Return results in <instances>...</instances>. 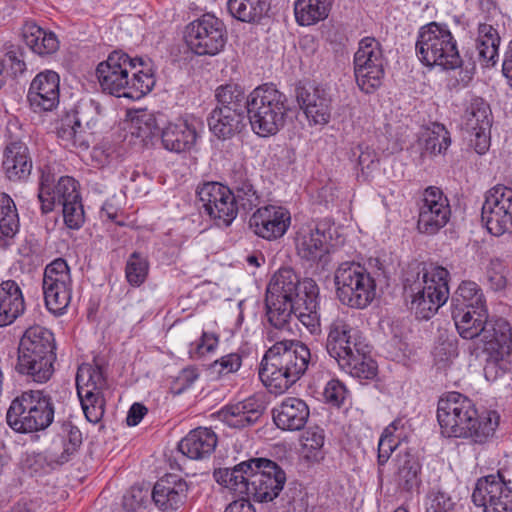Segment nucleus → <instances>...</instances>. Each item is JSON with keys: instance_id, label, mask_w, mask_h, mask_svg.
<instances>
[{"instance_id": "f257e3e1", "label": "nucleus", "mask_w": 512, "mask_h": 512, "mask_svg": "<svg viewBox=\"0 0 512 512\" xmlns=\"http://www.w3.org/2000/svg\"><path fill=\"white\" fill-rule=\"evenodd\" d=\"M437 420L443 436L484 444L494 435L499 415L491 410L479 413L471 399L453 391L439 398Z\"/></svg>"}, {"instance_id": "f03ea898", "label": "nucleus", "mask_w": 512, "mask_h": 512, "mask_svg": "<svg viewBox=\"0 0 512 512\" xmlns=\"http://www.w3.org/2000/svg\"><path fill=\"white\" fill-rule=\"evenodd\" d=\"M96 74L102 90L116 97L140 99L155 85L148 62L121 50L111 52L106 61L99 63Z\"/></svg>"}, {"instance_id": "7ed1b4c3", "label": "nucleus", "mask_w": 512, "mask_h": 512, "mask_svg": "<svg viewBox=\"0 0 512 512\" xmlns=\"http://www.w3.org/2000/svg\"><path fill=\"white\" fill-rule=\"evenodd\" d=\"M416 52L426 66H440L445 70L462 68L470 80L475 73L474 61L463 60L459 54L457 41L446 24L430 22L419 30Z\"/></svg>"}, {"instance_id": "20e7f679", "label": "nucleus", "mask_w": 512, "mask_h": 512, "mask_svg": "<svg viewBox=\"0 0 512 512\" xmlns=\"http://www.w3.org/2000/svg\"><path fill=\"white\" fill-rule=\"evenodd\" d=\"M247 117L260 137L276 135L286 124L288 100L274 84H263L249 94Z\"/></svg>"}, {"instance_id": "39448f33", "label": "nucleus", "mask_w": 512, "mask_h": 512, "mask_svg": "<svg viewBox=\"0 0 512 512\" xmlns=\"http://www.w3.org/2000/svg\"><path fill=\"white\" fill-rule=\"evenodd\" d=\"M304 279L290 267L280 268L271 278L265 304L267 317L272 326L282 329L291 318L298 298L304 299Z\"/></svg>"}, {"instance_id": "423d86ee", "label": "nucleus", "mask_w": 512, "mask_h": 512, "mask_svg": "<svg viewBox=\"0 0 512 512\" xmlns=\"http://www.w3.org/2000/svg\"><path fill=\"white\" fill-rule=\"evenodd\" d=\"M107 354H95L92 363H82L76 373V389L86 419L98 423L104 415L103 389L107 384Z\"/></svg>"}, {"instance_id": "0eeeda50", "label": "nucleus", "mask_w": 512, "mask_h": 512, "mask_svg": "<svg viewBox=\"0 0 512 512\" xmlns=\"http://www.w3.org/2000/svg\"><path fill=\"white\" fill-rule=\"evenodd\" d=\"M263 354L259 377L271 393L282 394L315 366L317 354Z\"/></svg>"}, {"instance_id": "6e6552de", "label": "nucleus", "mask_w": 512, "mask_h": 512, "mask_svg": "<svg viewBox=\"0 0 512 512\" xmlns=\"http://www.w3.org/2000/svg\"><path fill=\"white\" fill-rule=\"evenodd\" d=\"M138 136L143 140L160 135L164 149L174 153L190 151L199 137L198 127L202 124L196 120L178 119L160 129L153 114H143L136 119Z\"/></svg>"}, {"instance_id": "1a4fd4ad", "label": "nucleus", "mask_w": 512, "mask_h": 512, "mask_svg": "<svg viewBox=\"0 0 512 512\" xmlns=\"http://www.w3.org/2000/svg\"><path fill=\"white\" fill-rule=\"evenodd\" d=\"M336 295L339 301L350 308L364 309L374 300L376 283L360 264L344 262L334 273Z\"/></svg>"}, {"instance_id": "9d476101", "label": "nucleus", "mask_w": 512, "mask_h": 512, "mask_svg": "<svg viewBox=\"0 0 512 512\" xmlns=\"http://www.w3.org/2000/svg\"><path fill=\"white\" fill-rule=\"evenodd\" d=\"M104 118V108L102 105L90 99L81 103L73 114L66 115L61 120V125L57 130L58 138L65 147H74L88 149L90 146L89 137L83 130V124L86 128L95 129Z\"/></svg>"}, {"instance_id": "9b49d317", "label": "nucleus", "mask_w": 512, "mask_h": 512, "mask_svg": "<svg viewBox=\"0 0 512 512\" xmlns=\"http://www.w3.org/2000/svg\"><path fill=\"white\" fill-rule=\"evenodd\" d=\"M385 58L382 46L374 37L360 40L354 54V76L359 89L371 94L381 85L385 76Z\"/></svg>"}, {"instance_id": "f8f14e48", "label": "nucleus", "mask_w": 512, "mask_h": 512, "mask_svg": "<svg viewBox=\"0 0 512 512\" xmlns=\"http://www.w3.org/2000/svg\"><path fill=\"white\" fill-rule=\"evenodd\" d=\"M334 222L330 218L318 220L313 226L300 228L295 237L297 255L311 264H320L324 269L330 262L329 241Z\"/></svg>"}, {"instance_id": "ddd939ff", "label": "nucleus", "mask_w": 512, "mask_h": 512, "mask_svg": "<svg viewBox=\"0 0 512 512\" xmlns=\"http://www.w3.org/2000/svg\"><path fill=\"white\" fill-rule=\"evenodd\" d=\"M185 39L195 54L214 56L226 44V28L220 19L207 13L187 26Z\"/></svg>"}, {"instance_id": "4468645a", "label": "nucleus", "mask_w": 512, "mask_h": 512, "mask_svg": "<svg viewBox=\"0 0 512 512\" xmlns=\"http://www.w3.org/2000/svg\"><path fill=\"white\" fill-rule=\"evenodd\" d=\"M200 209L219 227H228L238 214L235 197L227 185L204 182L197 187Z\"/></svg>"}, {"instance_id": "2eb2a0df", "label": "nucleus", "mask_w": 512, "mask_h": 512, "mask_svg": "<svg viewBox=\"0 0 512 512\" xmlns=\"http://www.w3.org/2000/svg\"><path fill=\"white\" fill-rule=\"evenodd\" d=\"M481 219L489 233H512V188L498 184L485 194Z\"/></svg>"}, {"instance_id": "dca6fc26", "label": "nucleus", "mask_w": 512, "mask_h": 512, "mask_svg": "<svg viewBox=\"0 0 512 512\" xmlns=\"http://www.w3.org/2000/svg\"><path fill=\"white\" fill-rule=\"evenodd\" d=\"M450 217V202L442 189L436 186L425 188L418 202V230L428 235L436 234Z\"/></svg>"}, {"instance_id": "f3484780", "label": "nucleus", "mask_w": 512, "mask_h": 512, "mask_svg": "<svg viewBox=\"0 0 512 512\" xmlns=\"http://www.w3.org/2000/svg\"><path fill=\"white\" fill-rule=\"evenodd\" d=\"M250 478V499L269 502L277 498L286 483V473L276 462L267 458H254Z\"/></svg>"}, {"instance_id": "a211bd4d", "label": "nucleus", "mask_w": 512, "mask_h": 512, "mask_svg": "<svg viewBox=\"0 0 512 512\" xmlns=\"http://www.w3.org/2000/svg\"><path fill=\"white\" fill-rule=\"evenodd\" d=\"M296 100L308 121L314 125H325L330 121L332 97L323 85L299 84L295 89Z\"/></svg>"}, {"instance_id": "6ab92c4d", "label": "nucleus", "mask_w": 512, "mask_h": 512, "mask_svg": "<svg viewBox=\"0 0 512 512\" xmlns=\"http://www.w3.org/2000/svg\"><path fill=\"white\" fill-rule=\"evenodd\" d=\"M391 481L400 494L412 495L422 484V462L418 452L411 448L399 450L392 459Z\"/></svg>"}, {"instance_id": "aec40b11", "label": "nucleus", "mask_w": 512, "mask_h": 512, "mask_svg": "<svg viewBox=\"0 0 512 512\" xmlns=\"http://www.w3.org/2000/svg\"><path fill=\"white\" fill-rule=\"evenodd\" d=\"M290 224V212L282 206L275 205L258 208L249 219V227L253 233L268 241L284 236Z\"/></svg>"}, {"instance_id": "412c9836", "label": "nucleus", "mask_w": 512, "mask_h": 512, "mask_svg": "<svg viewBox=\"0 0 512 512\" xmlns=\"http://www.w3.org/2000/svg\"><path fill=\"white\" fill-rule=\"evenodd\" d=\"M189 484L176 474H166L159 478L153 486L151 498L161 512H176L184 507Z\"/></svg>"}, {"instance_id": "4be33fe9", "label": "nucleus", "mask_w": 512, "mask_h": 512, "mask_svg": "<svg viewBox=\"0 0 512 512\" xmlns=\"http://www.w3.org/2000/svg\"><path fill=\"white\" fill-rule=\"evenodd\" d=\"M59 75L52 70L38 73L32 80L27 99L36 113L52 111L59 104Z\"/></svg>"}, {"instance_id": "5701e85b", "label": "nucleus", "mask_w": 512, "mask_h": 512, "mask_svg": "<svg viewBox=\"0 0 512 512\" xmlns=\"http://www.w3.org/2000/svg\"><path fill=\"white\" fill-rule=\"evenodd\" d=\"M252 176L242 163H234L228 175V187L235 197V204L246 212L258 207L261 202L260 193L255 187Z\"/></svg>"}, {"instance_id": "b1692460", "label": "nucleus", "mask_w": 512, "mask_h": 512, "mask_svg": "<svg viewBox=\"0 0 512 512\" xmlns=\"http://www.w3.org/2000/svg\"><path fill=\"white\" fill-rule=\"evenodd\" d=\"M33 161L27 144L21 140L10 141L3 151L2 169L13 182L26 181L32 171Z\"/></svg>"}, {"instance_id": "393cba45", "label": "nucleus", "mask_w": 512, "mask_h": 512, "mask_svg": "<svg viewBox=\"0 0 512 512\" xmlns=\"http://www.w3.org/2000/svg\"><path fill=\"white\" fill-rule=\"evenodd\" d=\"M309 416V406L304 400L297 397H287L272 409L273 422L283 431L303 429Z\"/></svg>"}, {"instance_id": "a878e982", "label": "nucleus", "mask_w": 512, "mask_h": 512, "mask_svg": "<svg viewBox=\"0 0 512 512\" xmlns=\"http://www.w3.org/2000/svg\"><path fill=\"white\" fill-rule=\"evenodd\" d=\"M254 458L242 461L230 468H218L213 472L215 481L241 498L250 500V478Z\"/></svg>"}, {"instance_id": "bb28decb", "label": "nucleus", "mask_w": 512, "mask_h": 512, "mask_svg": "<svg viewBox=\"0 0 512 512\" xmlns=\"http://www.w3.org/2000/svg\"><path fill=\"white\" fill-rule=\"evenodd\" d=\"M487 481L477 480L471 496L474 505L483 512H512V492Z\"/></svg>"}, {"instance_id": "cd10ccee", "label": "nucleus", "mask_w": 512, "mask_h": 512, "mask_svg": "<svg viewBox=\"0 0 512 512\" xmlns=\"http://www.w3.org/2000/svg\"><path fill=\"white\" fill-rule=\"evenodd\" d=\"M304 299L298 298L293 312L298 320L310 331L315 334L320 331V300L319 287L312 278H304Z\"/></svg>"}, {"instance_id": "c85d7f7f", "label": "nucleus", "mask_w": 512, "mask_h": 512, "mask_svg": "<svg viewBox=\"0 0 512 512\" xmlns=\"http://www.w3.org/2000/svg\"><path fill=\"white\" fill-rule=\"evenodd\" d=\"M218 438L215 432L206 427L191 430L178 444V450L192 460H200L210 456Z\"/></svg>"}, {"instance_id": "c756f323", "label": "nucleus", "mask_w": 512, "mask_h": 512, "mask_svg": "<svg viewBox=\"0 0 512 512\" xmlns=\"http://www.w3.org/2000/svg\"><path fill=\"white\" fill-rule=\"evenodd\" d=\"M25 311L22 289L15 280L0 283V327L12 324Z\"/></svg>"}, {"instance_id": "7c9ffc66", "label": "nucleus", "mask_w": 512, "mask_h": 512, "mask_svg": "<svg viewBox=\"0 0 512 512\" xmlns=\"http://www.w3.org/2000/svg\"><path fill=\"white\" fill-rule=\"evenodd\" d=\"M16 371L36 383L47 382L54 373L56 354H17Z\"/></svg>"}, {"instance_id": "2f4dec72", "label": "nucleus", "mask_w": 512, "mask_h": 512, "mask_svg": "<svg viewBox=\"0 0 512 512\" xmlns=\"http://www.w3.org/2000/svg\"><path fill=\"white\" fill-rule=\"evenodd\" d=\"M404 289L411 297L410 309L415 313L417 319H430L447 302L444 290L440 289L435 295L422 292L419 285H410V278L405 279Z\"/></svg>"}, {"instance_id": "473e14b6", "label": "nucleus", "mask_w": 512, "mask_h": 512, "mask_svg": "<svg viewBox=\"0 0 512 512\" xmlns=\"http://www.w3.org/2000/svg\"><path fill=\"white\" fill-rule=\"evenodd\" d=\"M479 337L482 352H512V327L503 318L489 321Z\"/></svg>"}, {"instance_id": "72a5a7b5", "label": "nucleus", "mask_w": 512, "mask_h": 512, "mask_svg": "<svg viewBox=\"0 0 512 512\" xmlns=\"http://www.w3.org/2000/svg\"><path fill=\"white\" fill-rule=\"evenodd\" d=\"M451 314L459 335L464 339L479 337L489 322L487 308H451Z\"/></svg>"}, {"instance_id": "f704fd0d", "label": "nucleus", "mask_w": 512, "mask_h": 512, "mask_svg": "<svg viewBox=\"0 0 512 512\" xmlns=\"http://www.w3.org/2000/svg\"><path fill=\"white\" fill-rule=\"evenodd\" d=\"M26 392L31 414L27 422L32 423V432L46 429L54 419V405L51 397L41 390Z\"/></svg>"}, {"instance_id": "c9c22d12", "label": "nucleus", "mask_w": 512, "mask_h": 512, "mask_svg": "<svg viewBox=\"0 0 512 512\" xmlns=\"http://www.w3.org/2000/svg\"><path fill=\"white\" fill-rule=\"evenodd\" d=\"M227 9L230 15L245 23L259 24L269 17L270 0H228Z\"/></svg>"}, {"instance_id": "e433bc0d", "label": "nucleus", "mask_w": 512, "mask_h": 512, "mask_svg": "<svg viewBox=\"0 0 512 512\" xmlns=\"http://www.w3.org/2000/svg\"><path fill=\"white\" fill-rule=\"evenodd\" d=\"M245 115L214 108L207 121L210 131L219 139H229L243 128Z\"/></svg>"}, {"instance_id": "4c0bfd02", "label": "nucleus", "mask_w": 512, "mask_h": 512, "mask_svg": "<svg viewBox=\"0 0 512 512\" xmlns=\"http://www.w3.org/2000/svg\"><path fill=\"white\" fill-rule=\"evenodd\" d=\"M335 359L354 378L371 380L378 374V364L370 354H336Z\"/></svg>"}, {"instance_id": "58836bf2", "label": "nucleus", "mask_w": 512, "mask_h": 512, "mask_svg": "<svg viewBox=\"0 0 512 512\" xmlns=\"http://www.w3.org/2000/svg\"><path fill=\"white\" fill-rule=\"evenodd\" d=\"M26 45L36 54L51 55L59 49V40L55 33L46 31L35 23H26L23 27Z\"/></svg>"}, {"instance_id": "ea45409f", "label": "nucleus", "mask_w": 512, "mask_h": 512, "mask_svg": "<svg viewBox=\"0 0 512 512\" xmlns=\"http://www.w3.org/2000/svg\"><path fill=\"white\" fill-rule=\"evenodd\" d=\"M333 0H296L294 15L300 26H310L328 18Z\"/></svg>"}, {"instance_id": "a19ab883", "label": "nucleus", "mask_w": 512, "mask_h": 512, "mask_svg": "<svg viewBox=\"0 0 512 512\" xmlns=\"http://www.w3.org/2000/svg\"><path fill=\"white\" fill-rule=\"evenodd\" d=\"M66 435L54 441L50 448V460L56 464L67 463L82 444V433L78 427L68 424L64 426Z\"/></svg>"}, {"instance_id": "79ce46f5", "label": "nucleus", "mask_w": 512, "mask_h": 512, "mask_svg": "<svg viewBox=\"0 0 512 512\" xmlns=\"http://www.w3.org/2000/svg\"><path fill=\"white\" fill-rule=\"evenodd\" d=\"M417 274V280L410 281V285H419L422 292L435 295L441 290H444L447 299L449 298L448 278L449 272L446 268L430 263L422 269V277Z\"/></svg>"}, {"instance_id": "37998d69", "label": "nucleus", "mask_w": 512, "mask_h": 512, "mask_svg": "<svg viewBox=\"0 0 512 512\" xmlns=\"http://www.w3.org/2000/svg\"><path fill=\"white\" fill-rule=\"evenodd\" d=\"M56 342L54 334L41 326L28 328L23 334L18 352H54Z\"/></svg>"}, {"instance_id": "c03bdc74", "label": "nucleus", "mask_w": 512, "mask_h": 512, "mask_svg": "<svg viewBox=\"0 0 512 512\" xmlns=\"http://www.w3.org/2000/svg\"><path fill=\"white\" fill-rule=\"evenodd\" d=\"M215 97L218 102L216 108L222 110L229 109L230 112L246 115L249 95H245L240 85L234 83L221 85L216 89Z\"/></svg>"}, {"instance_id": "a18cd8bd", "label": "nucleus", "mask_w": 512, "mask_h": 512, "mask_svg": "<svg viewBox=\"0 0 512 512\" xmlns=\"http://www.w3.org/2000/svg\"><path fill=\"white\" fill-rule=\"evenodd\" d=\"M79 198L81 196L78 191V182L72 177L62 176L53 187L49 197L42 201L41 211L43 214H47L53 210L56 202L63 205Z\"/></svg>"}, {"instance_id": "49530a36", "label": "nucleus", "mask_w": 512, "mask_h": 512, "mask_svg": "<svg viewBox=\"0 0 512 512\" xmlns=\"http://www.w3.org/2000/svg\"><path fill=\"white\" fill-rule=\"evenodd\" d=\"M464 129L474 132L477 129H491L492 118L489 104L481 97L471 100L464 113Z\"/></svg>"}, {"instance_id": "de8ad7c7", "label": "nucleus", "mask_w": 512, "mask_h": 512, "mask_svg": "<svg viewBox=\"0 0 512 512\" xmlns=\"http://www.w3.org/2000/svg\"><path fill=\"white\" fill-rule=\"evenodd\" d=\"M500 41L498 31L492 25L487 23L479 24L477 50L479 57L487 65H494L496 63Z\"/></svg>"}, {"instance_id": "09e8293b", "label": "nucleus", "mask_w": 512, "mask_h": 512, "mask_svg": "<svg viewBox=\"0 0 512 512\" xmlns=\"http://www.w3.org/2000/svg\"><path fill=\"white\" fill-rule=\"evenodd\" d=\"M27 392H23L12 400L7 413L6 421L8 426L17 433H32V423L29 420V403Z\"/></svg>"}, {"instance_id": "8fccbe9b", "label": "nucleus", "mask_w": 512, "mask_h": 512, "mask_svg": "<svg viewBox=\"0 0 512 512\" xmlns=\"http://www.w3.org/2000/svg\"><path fill=\"white\" fill-rule=\"evenodd\" d=\"M19 215L14 200L0 193V240H10L19 232Z\"/></svg>"}, {"instance_id": "3c124183", "label": "nucleus", "mask_w": 512, "mask_h": 512, "mask_svg": "<svg viewBox=\"0 0 512 512\" xmlns=\"http://www.w3.org/2000/svg\"><path fill=\"white\" fill-rule=\"evenodd\" d=\"M451 308H487L478 284L473 281H462L452 296Z\"/></svg>"}, {"instance_id": "603ef678", "label": "nucleus", "mask_w": 512, "mask_h": 512, "mask_svg": "<svg viewBox=\"0 0 512 512\" xmlns=\"http://www.w3.org/2000/svg\"><path fill=\"white\" fill-rule=\"evenodd\" d=\"M423 149L431 155L444 153L451 144L450 133L441 123H432L423 133Z\"/></svg>"}, {"instance_id": "864d4df0", "label": "nucleus", "mask_w": 512, "mask_h": 512, "mask_svg": "<svg viewBox=\"0 0 512 512\" xmlns=\"http://www.w3.org/2000/svg\"><path fill=\"white\" fill-rule=\"evenodd\" d=\"M357 341L359 339L358 330L352 328L343 320H336L330 325L327 337V352H342L347 339Z\"/></svg>"}, {"instance_id": "5fc2aeb1", "label": "nucleus", "mask_w": 512, "mask_h": 512, "mask_svg": "<svg viewBox=\"0 0 512 512\" xmlns=\"http://www.w3.org/2000/svg\"><path fill=\"white\" fill-rule=\"evenodd\" d=\"M43 293L47 309L54 315H62L71 301L72 287L43 286Z\"/></svg>"}, {"instance_id": "6e6d98bb", "label": "nucleus", "mask_w": 512, "mask_h": 512, "mask_svg": "<svg viewBox=\"0 0 512 512\" xmlns=\"http://www.w3.org/2000/svg\"><path fill=\"white\" fill-rule=\"evenodd\" d=\"M72 286L70 268L63 258H57L49 263L44 270L43 286Z\"/></svg>"}, {"instance_id": "4d7b16f0", "label": "nucleus", "mask_w": 512, "mask_h": 512, "mask_svg": "<svg viewBox=\"0 0 512 512\" xmlns=\"http://www.w3.org/2000/svg\"><path fill=\"white\" fill-rule=\"evenodd\" d=\"M148 270L149 263L147 258L140 252L135 251L129 256L126 262V279L130 285L138 287L146 280Z\"/></svg>"}, {"instance_id": "13d9d810", "label": "nucleus", "mask_w": 512, "mask_h": 512, "mask_svg": "<svg viewBox=\"0 0 512 512\" xmlns=\"http://www.w3.org/2000/svg\"><path fill=\"white\" fill-rule=\"evenodd\" d=\"M484 376L488 381H495L512 371V354H487L484 364Z\"/></svg>"}, {"instance_id": "bf43d9fd", "label": "nucleus", "mask_w": 512, "mask_h": 512, "mask_svg": "<svg viewBox=\"0 0 512 512\" xmlns=\"http://www.w3.org/2000/svg\"><path fill=\"white\" fill-rule=\"evenodd\" d=\"M218 418L231 428H246L252 426L251 420L238 403L227 404L217 412Z\"/></svg>"}, {"instance_id": "052dcab7", "label": "nucleus", "mask_w": 512, "mask_h": 512, "mask_svg": "<svg viewBox=\"0 0 512 512\" xmlns=\"http://www.w3.org/2000/svg\"><path fill=\"white\" fill-rule=\"evenodd\" d=\"M352 155L357 157V164L365 179L370 176L379 164L376 151L363 143L358 144L352 149Z\"/></svg>"}, {"instance_id": "680f3d73", "label": "nucleus", "mask_w": 512, "mask_h": 512, "mask_svg": "<svg viewBox=\"0 0 512 512\" xmlns=\"http://www.w3.org/2000/svg\"><path fill=\"white\" fill-rule=\"evenodd\" d=\"M62 207L65 225L74 230L81 228L85 220L81 198L64 203Z\"/></svg>"}, {"instance_id": "e2e57ef3", "label": "nucleus", "mask_w": 512, "mask_h": 512, "mask_svg": "<svg viewBox=\"0 0 512 512\" xmlns=\"http://www.w3.org/2000/svg\"><path fill=\"white\" fill-rule=\"evenodd\" d=\"M325 442V433L319 426L308 428L303 435V446L313 454L314 459L323 458L321 449Z\"/></svg>"}, {"instance_id": "0e129e2a", "label": "nucleus", "mask_w": 512, "mask_h": 512, "mask_svg": "<svg viewBox=\"0 0 512 512\" xmlns=\"http://www.w3.org/2000/svg\"><path fill=\"white\" fill-rule=\"evenodd\" d=\"M199 378V371L194 366H188L183 368L177 377L172 381L170 389L171 392L175 395H180L195 383V381Z\"/></svg>"}, {"instance_id": "69168bd1", "label": "nucleus", "mask_w": 512, "mask_h": 512, "mask_svg": "<svg viewBox=\"0 0 512 512\" xmlns=\"http://www.w3.org/2000/svg\"><path fill=\"white\" fill-rule=\"evenodd\" d=\"M347 395L346 386L338 379L328 381L323 392L325 402L338 408L344 404Z\"/></svg>"}, {"instance_id": "338daca9", "label": "nucleus", "mask_w": 512, "mask_h": 512, "mask_svg": "<svg viewBox=\"0 0 512 512\" xmlns=\"http://www.w3.org/2000/svg\"><path fill=\"white\" fill-rule=\"evenodd\" d=\"M486 278L491 288L495 291L502 290L506 287L505 266L501 260H490L486 268Z\"/></svg>"}, {"instance_id": "774afa93", "label": "nucleus", "mask_w": 512, "mask_h": 512, "mask_svg": "<svg viewBox=\"0 0 512 512\" xmlns=\"http://www.w3.org/2000/svg\"><path fill=\"white\" fill-rule=\"evenodd\" d=\"M430 503L427 512H453L455 503L451 496L441 490H433L429 494Z\"/></svg>"}]
</instances>
